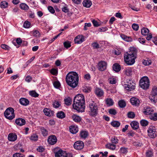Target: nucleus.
Here are the masks:
<instances>
[{
  "label": "nucleus",
  "instance_id": "obj_1",
  "mask_svg": "<svg viewBox=\"0 0 157 157\" xmlns=\"http://www.w3.org/2000/svg\"><path fill=\"white\" fill-rule=\"evenodd\" d=\"M73 106L74 109L78 112H83L85 109L84 96L81 94H78L74 98Z\"/></svg>",
  "mask_w": 157,
  "mask_h": 157
},
{
  "label": "nucleus",
  "instance_id": "obj_2",
  "mask_svg": "<svg viewBox=\"0 0 157 157\" xmlns=\"http://www.w3.org/2000/svg\"><path fill=\"white\" fill-rule=\"evenodd\" d=\"M66 81L67 84L70 87L75 88L78 82V76L75 72H70L66 75Z\"/></svg>",
  "mask_w": 157,
  "mask_h": 157
},
{
  "label": "nucleus",
  "instance_id": "obj_3",
  "mask_svg": "<svg viewBox=\"0 0 157 157\" xmlns=\"http://www.w3.org/2000/svg\"><path fill=\"white\" fill-rule=\"evenodd\" d=\"M136 53V50H132L124 54V60L128 65H131L135 63V59L137 57Z\"/></svg>",
  "mask_w": 157,
  "mask_h": 157
},
{
  "label": "nucleus",
  "instance_id": "obj_4",
  "mask_svg": "<svg viewBox=\"0 0 157 157\" xmlns=\"http://www.w3.org/2000/svg\"><path fill=\"white\" fill-rule=\"evenodd\" d=\"M89 108L90 109V114L92 116H95L98 113V107L96 103L92 100L88 103Z\"/></svg>",
  "mask_w": 157,
  "mask_h": 157
},
{
  "label": "nucleus",
  "instance_id": "obj_5",
  "mask_svg": "<svg viewBox=\"0 0 157 157\" xmlns=\"http://www.w3.org/2000/svg\"><path fill=\"white\" fill-rule=\"evenodd\" d=\"M140 86L143 89L146 90L148 88L150 82L147 76L143 77L139 82Z\"/></svg>",
  "mask_w": 157,
  "mask_h": 157
},
{
  "label": "nucleus",
  "instance_id": "obj_6",
  "mask_svg": "<svg viewBox=\"0 0 157 157\" xmlns=\"http://www.w3.org/2000/svg\"><path fill=\"white\" fill-rule=\"evenodd\" d=\"M4 114L7 119L12 120L15 117L14 110L12 108H8L4 112Z\"/></svg>",
  "mask_w": 157,
  "mask_h": 157
},
{
  "label": "nucleus",
  "instance_id": "obj_7",
  "mask_svg": "<svg viewBox=\"0 0 157 157\" xmlns=\"http://www.w3.org/2000/svg\"><path fill=\"white\" fill-rule=\"evenodd\" d=\"M125 83V88L128 90L131 91L134 90L135 87L134 81L130 79H127Z\"/></svg>",
  "mask_w": 157,
  "mask_h": 157
},
{
  "label": "nucleus",
  "instance_id": "obj_8",
  "mask_svg": "<svg viewBox=\"0 0 157 157\" xmlns=\"http://www.w3.org/2000/svg\"><path fill=\"white\" fill-rule=\"evenodd\" d=\"M152 102L155 103L157 101V87L154 86L152 89L151 94L149 97Z\"/></svg>",
  "mask_w": 157,
  "mask_h": 157
},
{
  "label": "nucleus",
  "instance_id": "obj_9",
  "mask_svg": "<svg viewBox=\"0 0 157 157\" xmlns=\"http://www.w3.org/2000/svg\"><path fill=\"white\" fill-rule=\"evenodd\" d=\"M156 128L153 126H150L148 128L147 133L148 136L150 138H154L157 136Z\"/></svg>",
  "mask_w": 157,
  "mask_h": 157
},
{
  "label": "nucleus",
  "instance_id": "obj_10",
  "mask_svg": "<svg viewBox=\"0 0 157 157\" xmlns=\"http://www.w3.org/2000/svg\"><path fill=\"white\" fill-rule=\"evenodd\" d=\"M98 69L101 71H103L106 69L107 63L106 62L103 61H101L98 63Z\"/></svg>",
  "mask_w": 157,
  "mask_h": 157
},
{
  "label": "nucleus",
  "instance_id": "obj_11",
  "mask_svg": "<svg viewBox=\"0 0 157 157\" xmlns=\"http://www.w3.org/2000/svg\"><path fill=\"white\" fill-rule=\"evenodd\" d=\"M84 37L82 35H80L77 36L74 39L75 43L77 44H81L84 41Z\"/></svg>",
  "mask_w": 157,
  "mask_h": 157
},
{
  "label": "nucleus",
  "instance_id": "obj_12",
  "mask_svg": "<svg viewBox=\"0 0 157 157\" xmlns=\"http://www.w3.org/2000/svg\"><path fill=\"white\" fill-rule=\"evenodd\" d=\"M74 147L76 149L81 150L84 147L83 143L81 141H77L75 143Z\"/></svg>",
  "mask_w": 157,
  "mask_h": 157
},
{
  "label": "nucleus",
  "instance_id": "obj_13",
  "mask_svg": "<svg viewBox=\"0 0 157 157\" xmlns=\"http://www.w3.org/2000/svg\"><path fill=\"white\" fill-rule=\"evenodd\" d=\"M57 139L56 137L54 135H51L48 138V141L51 145H54L57 142Z\"/></svg>",
  "mask_w": 157,
  "mask_h": 157
},
{
  "label": "nucleus",
  "instance_id": "obj_14",
  "mask_svg": "<svg viewBox=\"0 0 157 157\" xmlns=\"http://www.w3.org/2000/svg\"><path fill=\"white\" fill-rule=\"evenodd\" d=\"M94 92L98 97H101L104 94V92L101 89L96 87L94 90Z\"/></svg>",
  "mask_w": 157,
  "mask_h": 157
},
{
  "label": "nucleus",
  "instance_id": "obj_15",
  "mask_svg": "<svg viewBox=\"0 0 157 157\" xmlns=\"http://www.w3.org/2000/svg\"><path fill=\"white\" fill-rule=\"evenodd\" d=\"M130 101L132 104L136 106H139L140 101V100L136 97H132L130 99Z\"/></svg>",
  "mask_w": 157,
  "mask_h": 157
},
{
  "label": "nucleus",
  "instance_id": "obj_16",
  "mask_svg": "<svg viewBox=\"0 0 157 157\" xmlns=\"http://www.w3.org/2000/svg\"><path fill=\"white\" fill-rule=\"evenodd\" d=\"M66 152L61 150H59L55 153V157H66Z\"/></svg>",
  "mask_w": 157,
  "mask_h": 157
},
{
  "label": "nucleus",
  "instance_id": "obj_17",
  "mask_svg": "<svg viewBox=\"0 0 157 157\" xmlns=\"http://www.w3.org/2000/svg\"><path fill=\"white\" fill-rule=\"evenodd\" d=\"M8 138L10 141H14L17 140V136L15 133H10L9 134Z\"/></svg>",
  "mask_w": 157,
  "mask_h": 157
},
{
  "label": "nucleus",
  "instance_id": "obj_18",
  "mask_svg": "<svg viewBox=\"0 0 157 157\" xmlns=\"http://www.w3.org/2000/svg\"><path fill=\"white\" fill-rule=\"evenodd\" d=\"M106 148L109 149L110 150L114 151L117 150L116 148V146L115 144L112 143H108L105 145Z\"/></svg>",
  "mask_w": 157,
  "mask_h": 157
},
{
  "label": "nucleus",
  "instance_id": "obj_19",
  "mask_svg": "<svg viewBox=\"0 0 157 157\" xmlns=\"http://www.w3.org/2000/svg\"><path fill=\"white\" fill-rule=\"evenodd\" d=\"M31 35L35 37H40V33L39 31L36 29H34L30 32Z\"/></svg>",
  "mask_w": 157,
  "mask_h": 157
},
{
  "label": "nucleus",
  "instance_id": "obj_20",
  "mask_svg": "<svg viewBox=\"0 0 157 157\" xmlns=\"http://www.w3.org/2000/svg\"><path fill=\"white\" fill-rule=\"evenodd\" d=\"M16 123L19 126H22L25 124V120L22 118H19L15 120Z\"/></svg>",
  "mask_w": 157,
  "mask_h": 157
},
{
  "label": "nucleus",
  "instance_id": "obj_21",
  "mask_svg": "<svg viewBox=\"0 0 157 157\" xmlns=\"http://www.w3.org/2000/svg\"><path fill=\"white\" fill-rule=\"evenodd\" d=\"M20 103L22 105L26 106L29 103V101L26 98H21L19 100Z\"/></svg>",
  "mask_w": 157,
  "mask_h": 157
},
{
  "label": "nucleus",
  "instance_id": "obj_22",
  "mask_svg": "<svg viewBox=\"0 0 157 157\" xmlns=\"http://www.w3.org/2000/svg\"><path fill=\"white\" fill-rule=\"evenodd\" d=\"M153 110L150 107H145L144 109V113L147 115L151 114L153 112Z\"/></svg>",
  "mask_w": 157,
  "mask_h": 157
},
{
  "label": "nucleus",
  "instance_id": "obj_23",
  "mask_svg": "<svg viewBox=\"0 0 157 157\" xmlns=\"http://www.w3.org/2000/svg\"><path fill=\"white\" fill-rule=\"evenodd\" d=\"M70 131L73 134L76 133L78 131V128L76 126L71 125L70 127Z\"/></svg>",
  "mask_w": 157,
  "mask_h": 157
},
{
  "label": "nucleus",
  "instance_id": "obj_24",
  "mask_svg": "<svg viewBox=\"0 0 157 157\" xmlns=\"http://www.w3.org/2000/svg\"><path fill=\"white\" fill-rule=\"evenodd\" d=\"M83 6L86 8H89L92 5V3L90 0H84L82 2Z\"/></svg>",
  "mask_w": 157,
  "mask_h": 157
},
{
  "label": "nucleus",
  "instance_id": "obj_25",
  "mask_svg": "<svg viewBox=\"0 0 157 157\" xmlns=\"http://www.w3.org/2000/svg\"><path fill=\"white\" fill-rule=\"evenodd\" d=\"M131 125L132 128L134 130H136L139 128V124L136 121H133L131 123Z\"/></svg>",
  "mask_w": 157,
  "mask_h": 157
},
{
  "label": "nucleus",
  "instance_id": "obj_26",
  "mask_svg": "<svg viewBox=\"0 0 157 157\" xmlns=\"http://www.w3.org/2000/svg\"><path fill=\"white\" fill-rule=\"evenodd\" d=\"M43 112L44 114L48 116H50L52 114V111L49 109L46 108L43 110Z\"/></svg>",
  "mask_w": 157,
  "mask_h": 157
},
{
  "label": "nucleus",
  "instance_id": "obj_27",
  "mask_svg": "<svg viewBox=\"0 0 157 157\" xmlns=\"http://www.w3.org/2000/svg\"><path fill=\"white\" fill-rule=\"evenodd\" d=\"M113 68L116 72H119L121 70V67L118 64L115 63L113 65Z\"/></svg>",
  "mask_w": 157,
  "mask_h": 157
},
{
  "label": "nucleus",
  "instance_id": "obj_28",
  "mask_svg": "<svg viewBox=\"0 0 157 157\" xmlns=\"http://www.w3.org/2000/svg\"><path fill=\"white\" fill-rule=\"evenodd\" d=\"M106 104L108 106H111L113 105L114 102L113 100L110 98H107L105 100Z\"/></svg>",
  "mask_w": 157,
  "mask_h": 157
},
{
  "label": "nucleus",
  "instance_id": "obj_29",
  "mask_svg": "<svg viewBox=\"0 0 157 157\" xmlns=\"http://www.w3.org/2000/svg\"><path fill=\"white\" fill-rule=\"evenodd\" d=\"M56 115L58 118L60 119L63 118L65 117V113L62 111L58 112L57 113Z\"/></svg>",
  "mask_w": 157,
  "mask_h": 157
},
{
  "label": "nucleus",
  "instance_id": "obj_30",
  "mask_svg": "<svg viewBox=\"0 0 157 157\" xmlns=\"http://www.w3.org/2000/svg\"><path fill=\"white\" fill-rule=\"evenodd\" d=\"M124 73L127 76L130 75L132 74V69L131 68H128L125 69L124 70Z\"/></svg>",
  "mask_w": 157,
  "mask_h": 157
},
{
  "label": "nucleus",
  "instance_id": "obj_31",
  "mask_svg": "<svg viewBox=\"0 0 157 157\" xmlns=\"http://www.w3.org/2000/svg\"><path fill=\"white\" fill-rule=\"evenodd\" d=\"M65 104L67 105H71L72 102V99L70 97H68L64 99Z\"/></svg>",
  "mask_w": 157,
  "mask_h": 157
},
{
  "label": "nucleus",
  "instance_id": "obj_32",
  "mask_svg": "<svg viewBox=\"0 0 157 157\" xmlns=\"http://www.w3.org/2000/svg\"><path fill=\"white\" fill-rule=\"evenodd\" d=\"M149 31V30L148 29L144 28L142 29L141 33L143 35L147 36L148 34Z\"/></svg>",
  "mask_w": 157,
  "mask_h": 157
},
{
  "label": "nucleus",
  "instance_id": "obj_33",
  "mask_svg": "<svg viewBox=\"0 0 157 157\" xmlns=\"http://www.w3.org/2000/svg\"><path fill=\"white\" fill-rule=\"evenodd\" d=\"M73 120L76 122H80L81 120V118L78 116L74 115L72 116Z\"/></svg>",
  "mask_w": 157,
  "mask_h": 157
},
{
  "label": "nucleus",
  "instance_id": "obj_34",
  "mask_svg": "<svg viewBox=\"0 0 157 157\" xmlns=\"http://www.w3.org/2000/svg\"><path fill=\"white\" fill-rule=\"evenodd\" d=\"M20 7L21 9L24 10H28L29 7L26 4L22 3L20 4Z\"/></svg>",
  "mask_w": 157,
  "mask_h": 157
},
{
  "label": "nucleus",
  "instance_id": "obj_35",
  "mask_svg": "<svg viewBox=\"0 0 157 157\" xmlns=\"http://www.w3.org/2000/svg\"><path fill=\"white\" fill-rule=\"evenodd\" d=\"M80 135L82 138L85 139L88 136V132L86 131H82Z\"/></svg>",
  "mask_w": 157,
  "mask_h": 157
},
{
  "label": "nucleus",
  "instance_id": "obj_36",
  "mask_svg": "<svg viewBox=\"0 0 157 157\" xmlns=\"http://www.w3.org/2000/svg\"><path fill=\"white\" fill-rule=\"evenodd\" d=\"M40 130L43 136H46L48 135V132L44 127H41Z\"/></svg>",
  "mask_w": 157,
  "mask_h": 157
},
{
  "label": "nucleus",
  "instance_id": "obj_37",
  "mask_svg": "<svg viewBox=\"0 0 157 157\" xmlns=\"http://www.w3.org/2000/svg\"><path fill=\"white\" fill-rule=\"evenodd\" d=\"M53 107L56 108H59L61 105V104L60 102L55 101L52 104Z\"/></svg>",
  "mask_w": 157,
  "mask_h": 157
},
{
  "label": "nucleus",
  "instance_id": "obj_38",
  "mask_svg": "<svg viewBox=\"0 0 157 157\" xmlns=\"http://www.w3.org/2000/svg\"><path fill=\"white\" fill-rule=\"evenodd\" d=\"M111 124L113 127H118L120 126V123L117 121H114L111 123Z\"/></svg>",
  "mask_w": 157,
  "mask_h": 157
},
{
  "label": "nucleus",
  "instance_id": "obj_39",
  "mask_svg": "<svg viewBox=\"0 0 157 157\" xmlns=\"http://www.w3.org/2000/svg\"><path fill=\"white\" fill-rule=\"evenodd\" d=\"M120 151L122 154H126L128 152V148L124 147L120 148Z\"/></svg>",
  "mask_w": 157,
  "mask_h": 157
},
{
  "label": "nucleus",
  "instance_id": "obj_40",
  "mask_svg": "<svg viewBox=\"0 0 157 157\" xmlns=\"http://www.w3.org/2000/svg\"><path fill=\"white\" fill-rule=\"evenodd\" d=\"M140 123L142 126H146L148 125V122L147 121L143 119L140 121Z\"/></svg>",
  "mask_w": 157,
  "mask_h": 157
},
{
  "label": "nucleus",
  "instance_id": "obj_41",
  "mask_svg": "<svg viewBox=\"0 0 157 157\" xmlns=\"http://www.w3.org/2000/svg\"><path fill=\"white\" fill-rule=\"evenodd\" d=\"M8 3L6 1H2L1 3L0 6L2 8H5L7 7Z\"/></svg>",
  "mask_w": 157,
  "mask_h": 157
},
{
  "label": "nucleus",
  "instance_id": "obj_42",
  "mask_svg": "<svg viewBox=\"0 0 157 157\" xmlns=\"http://www.w3.org/2000/svg\"><path fill=\"white\" fill-rule=\"evenodd\" d=\"M118 105L121 108H124L126 106V103L123 100L120 101L118 102Z\"/></svg>",
  "mask_w": 157,
  "mask_h": 157
},
{
  "label": "nucleus",
  "instance_id": "obj_43",
  "mask_svg": "<svg viewBox=\"0 0 157 157\" xmlns=\"http://www.w3.org/2000/svg\"><path fill=\"white\" fill-rule=\"evenodd\" d=\"M111 143L114 144H118L119 140L117 137L115 136L112 137L111 139Z\"/></svg>",
  "mask_w": 157,
  "mask_h": 157
},
{
  "label": "nucleus",
  "instance_id": "obj_44",
  "mask_svg": "<svg viewBox=\"0 0 157 157\" xmlns=\"http://www.w3.org/2000/svg\"><path fill=\"white\" fill-rule=\"evenodd\" d=\"M38 136L37 135L33 134L30 137V139L31 140L36 141L38 140Z\"/></svg>",
  "mask_w": 157,
  "mask_h": 157
},
{
  "label": "nucleus",
  "instance_id": "obj_45",
  "mask_svg": "<svg viewBox=\"0 0 157 157\" xmlns=\"http://www.w3.org/2000/svg\"><path fill=\"white\" fill-rule=\"evenodd\" d=\"M1 47L2 49L6 50H9L10 49V47L4 44H2L1 45Z\"/></svg>",
  "mask_w": 157,
  "mask_h": 157
},
{
  "label": "nucleus",
  "instance_id": "obj_46",
  "mask_svg": "<svg viewBox=\"0 0 157 157\" xmlns=\"http://www.w3.org/2000/svg\"><path fill=\"white\" fill-rule=\"evenodd\" d=\"M143 64L145 65H149L151 64L152 62L150 60H144L142 62Z\"/></svg>",
  "mask_w": 157,
  "mask_h": 157
},
{
  "label": "nucleus",
  "instance_id": "obj_47",
  "mask_svg": "<svg viewBox=\"0 0 157 157\" xmlns=\"http://www.w3.org/2000/svg\"><path fill=\"white\" fill-rule=\"evenodd\" d=\"M109 113L112 115H115L117 113L116 110L114 109H111L109 110Z\"/></svg>",
  "mask_w": 157,
  "mask_h": 157
},
{
  "label": "nucleus",
  "instance_id": "obj_48",
  "mask_svg": "<svg viewBox=\"0 0 157 157\" xmlns=\"http://www.w3.org/2000/svg\"><path fill=\"white\" fill-rule=\"evenodd\" d=\"M29 94L34 97H38L39 94L37 93L35 91H31L29 92Z\"/></svg>",
  "mask_w": 157,
  "mask_h": 157
},
{
  "label": "nucleus",
  "instance_id": "obj_49",
  "mask_svg": "<svg viewBox=\"0 0 157 157\" xmlns=\"http://www.w3.org/2000/svg\"><path fill=\"white\" fill-rule=\"evenodd\" d=\"M128 117L130 118H133L135 117V114L134 112H129L127 114Z\"/></svg>",
  "mask_w": 157,
  "mask_h": 157
},
{
  "label": "nucleus",
  "instance_id": "obj_50",
  "mask_svg": "<svg viewBox=\"0 0 157 157\" xmlns=\"http://www.w3.org/2000/svg\"><path fill=\"white\" fill-rule=\"evenodd\" d=\"M53 85L54 87L56 88H59L60 86V84L58 81L54 82Z\"/></svg>",
  "mask_w": 157,
  "mask_h": 157
},
{
  "label": "nucleus",
  "instance_id": "obj_51",
  "mask_svg": "<svg viewBox=\"0 0 157 157\" xmlns=\"http://www.w3.org/2000/svg\"><path fill=\"white\" fill-rule=\"evenodd\" d=\"M150 118L152 120H157V113H155L153 115L150 116Z\"/></svg>",
  "mask_w": 157,
  "mask_h": 157
},
{
  "label": "nucleus",
  "instance_id": "obj_52",
  "mask_svg": "<svg viewBox=\"0 0 157 157\" xmlns=\"http://www.w3.org/2000/svg\"><path fill=\"white\" fill-rule=\"evenodd\" d=\"M13 157H25V156L21 153H16L13 155Z\"/></svg>",
  "mask_w": 157,
  "mask_h": 157
},
{
  "label": "nucleus",
  "instance_id": "obj_53",
  "mask_svg": "<svg viewBox=\"0 0 157 157\" xmlns=\"http://www.w3.org/2000/svg\"><path fill=\"white\" fill-rule=\"evenodd\" d=\"M91 45L94 49H98L100 47L99 44L96 42L93 43Z\"/></svg>",
  "mask_w": 157,
  "mask_h": 157
},
{
  "label": "nucleus",
  "instance_id": "obj_54",
  "mask_svg": "<svg viewBox=\"0 0 157 157\" xmlns=\"http://www.w3.org/2000/svg\"><path fill=\"white\" fill-rule=\"evenodd\" d=\"M63 45L64 47L67 48H70L71 46V43L68 41L64 42Z\"/></svg>",
  "mask_w": 157,
  "mask_h": 157
},
{
  "label": "nucleus",
  "instance_id": "obj_55",
  "mask_svg": "<svg viewBox=\"0 0 157 157\" xmlns=\"http://www.w3.org/2000/svg\"><path fill=\"white\" fill-rule=\"evenodd\" d=\"M50 72L52 75H56L58 74V70L57 69L53 68L51 70Z\"/></svg>",
  "mask_w": 157,
  "mask_h": 157
},
{
  "label": "nucleus",
  "instance_id": "obj_56",
  "mask_svg": "<svg viewBox=\"0 0 157 157\" xmlns=\"http://www.w3.org/2000/svg\"><path fill=\"white\" fill-rule=\"evenodd\" d=\"M30 25V23L28 21H25L24 23L23 26L26 28H29Z\"/></svg>",
  "mask_w": 157,
  "mask_h": 157
},
{
  "label": "nucleus",
  "instance_id": "obj_57",
  "mask_svg": "<svg viewBox=\"0 0 157 157\" xmlns=\"http://www.w3.org/2000/svg\"><path fill=\"white\" fill-rule=\"evenodd\" d=\"M109 83L112 84H115L117 82V80L115 78H110L109 79Z\"/></svg>",
  "mask_w": 157,
  "mask_h": 157
},
{
  "label": "nucleus",
  "instance_id": "obj_58",
  "mask_svg": "<svg viewBox=\"0 0 157 157\" xmlns=\"http://www.w3.org/2000/svg\"><path fill=\"white\" fill-rule=\"evenodd\" d=\"M108 30V29L106 27H102L98 29V31L99 32H104Z\"/></svg>",
  "mask_w": 157,
  "mask_h": 157
},
{
  "label": "nucleus",
  "instance_id": "obj_59",
  "mask_svg": "<svg viewBox=\"0 0 157 157\" xmlns=\"http://www.w3.org/2000/svg\"><path fill=\"white\" fill-rule=\"evenodd\" d=\"M48 10L52 13L53 14L55 13V10L54 9L52 6H49L48 7Z\"/></svg>",
  "mask_w": 157,
  "mask_h": 157
},
{
  "label": "nucleus",
  "instance_id": "obj_60",
  "mask_svg": "<svg viewBox=\"0 0 157 157\" xmlns=\"http://www.w3.org/2000/svg\"><path fill=\"white\" fill-rule=\"evenodd\" d=\"M92 22L94 26L95 27H98L100 25V24L94 20H93L92 21Z\"/></svg>",
  "mask_w": 157,
  "mask_h": 157
},
{
  "label": "nucleus",
  "instance_id": "obj_61",
  "mask_svg": "<svg viewBox=\"0 0 157 157\" xmlns=\"http://www.w3.org/2000/svg\"><path fill=\"white\" fill-rule=\"evenodd\" d=\"M146 156L147 157H152L153 156L152 152L150 151H148L146 153Z\"/></svg>",
  "mask_w": 157,
  "mask_h": 157
},
{
  "label": "nucleus",
  "instance_id": "obj_62",
  "mask_svg": "<svg viewBox=\"0 0 157 157\" xmlns=\"http://www.w3.org/2000/svg\"><path fill=\"white\" fill-rule=\"evenodd\" d=\"M132 27L134 30L137 31L138 29L139 26L137 24H133L132 25Z\"/></svg>",
  "mask_w": 157,
  "mask_h": 157
},
{
  "label": "nucleus",
  "instance_id": "obj_63",
  "mask_svg": "<svg viewBox=\"0 0 157 157\" xmlns=\"http://www.w3.org/2000/svg\"><path fill=\"white\" fill-rule=\"evenodd\" d=\"M135 132L132 131H130L127 133V135L129 137L133 136Z\"/></svg>",
  "mask_w": 157,
  "mask_h": 157
},
{
  "label": "nucleus",
  "instance_id": "obj_64",
  "mask_svg": "<svg viewBox=\"0 0 157 157\" xmlns=\"http://www.w3.org/2000/svg\"><path fill=\"white\" fill-rule=\"evenodd\" d=\"M32 80V78L30 76H28L26 77L25 78V80L27 82H30Z\"/></svg>",
  "mask_w": 157,
  "mask_h": 157
}]
</instances>
